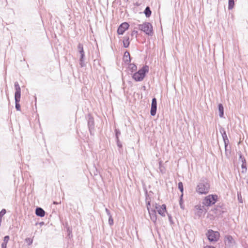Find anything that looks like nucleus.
<instances>
[{
  "mask_svg": "<svg viewBox=\"0 0 248 248\" xmlns=\"http://www.w3.org/2000/svg\"><path fill=\"white\" fill-rule=\"evenodd\" d=\"M132 79L133 80H134L135 82L141 81L143 79V78H132Z\"/></svg>",
  "mask_w": 248,
  "mask_h": 248,
  "instance_id": "obj_41",
  "label": "nucleus"
},
{
  "mask_svg": "<svg viewBox=\"0 0 248 248\" xmlns=\"http://www.w3.org/2000/svg\"><path fill=\"white\" fill-rule=\"evenodd\" d=\"M169 221L171 223H172V217L170 215H168Z\"/></svg>",
  "mask_w": 248,
  "mask_h": 248,
  "instance_id": "obj_43",
  "label": "nucleus"
},
{
  "mask_svg": "<svg viewBox=\"0 0 248 248\" xmlns=\"http://www.w3.org/2000/svg\"><path fill=\"white\" fill-rule=\"evenodd\" d=\"M144 13L147 17H149L151 16L152 12L149 7L147 6L145 8Z\"/></svg>",
  "mask_w": 248,
  "mask_h": 248,
  "instance_id": "obj_24",
  "label": "nucleus"
},
{
  "mask_svg": "<svg viewBox=\"0 0 248 248\" xmlns=\"http://www.w3.org/2000/svg\"><path fill=\"white\" fill-rule=\"evenodd\" d=\"M204 248H216L215 247L212 246H206Z\"/></svg>",
  "mask_w": 248,
  "mask_h": 248,
  "instance_id": "obj_44",
  "label": "nucleus"
},
{
  "mask_svg": "<svg viewBox=\"0 0 248 248\" xmlns=\"http://www.w3.org/2000/svg\"><path fill=\"white\" fill-rule=\"evenodd\" d=\"M9 239L10 237L9 235H6L4 237L3 242L2 243L1 245V248H7V245Z\"/></svg>",
  "mask_w": 248,
  "mask_h": 248,
  "instance_id": "obj_19",
  "label": "nucleus"
},
{
  "mask_svg": "<svg viewBox=\"0 0 248 248\" xmlns=\"http://www.w3.org/2000/svg\"><path fill=\"white\" fill-rule=\"evenodd\" d=\"M144 191L145 192V201L146 202H147V201H150V202H151V199H152V194H153V192L150 191L149 192H148V191H147V189H146V188H144Z\"/></svg>",
  "mask_w": 248,
  "mask_h": 248,
  "instance_id": "obj_18",
  "label": "nucleus"
},
{
  "mask_svg": "<svg viewBox=\"0 0 248 248\" xmlns=\"http://www.w3.org/2000/svg\"><path fill=\"white\" fill-rule=\"evenodd\" d=\"M210 184L206 179H202L197 185L196 191L199 194H206L210 190Z\"/></svg>",
  "mask_w": 248,
  "mask_h": 248,
  "instance_id": "obj_1",
  "label": "nucleus"
},
{
  "mask_svg": "<svg viewBox=\"0 0 248 248\" xmlns=\"http://www.w3.org/2000/svg\"><path fill=\"white\" fill-rule=\"evenodd\" d=\"M108 223L110 225L113 224V219L112 216H110V217H108Z\"/></svg>",
  "mask_w": 248,
  "mask_h": 248,
  "instance_id": "obj_36",
  "label": "nucleus"
},
{
  "mask_svg": "<svg viewBox=\"0 0 248 248\" xmlns=\"http://www.w3.org/2000/svg\"><path fill=\"white\" fill-rule=\"evenodd\" d=\"M138 29L143 31L146 34L149 36H152L153 34V26L152 24L149 22H144L142 24H139Z\"/></svg>",
  "mask_w": 248,
  "mask_h": 248,
  "instance_id": "obj_3",
  "label": "nucleus"
},
{
  "mask_svg": "<svg viewBox=\"0 0 248 248\" xmlns=\"http://www.w3.org/2000/svg\"><path fill=\"white\" fill-rule=\"evenodd\" d=\"M151 202H150V201H147V202H146V206H147V210L148 211H149V210H152V209H150V206H151Z\"/></svg>",
  "mask_w": 248,
  "mask_h": 248,
  "instance_id": "obj_37",
  "label": "nucleus"
},
{
  "mask_svg": "<svg viewBox=\"0 0 248 248\" xmlns=\"http://www.w3.org/2000/svg\"><path fill=\"white\" fill-rule=\"evenodd\" d=\"M15 93V97H21V89L18 82H15L14 84Z\"/></svg>",
  "mask_w": 248,
  "mask_h": 248,
  "instance_id": "obj_14",
  "label": "nucleus"
},
{
  "mask_svg": "<svg viewBox=\"0 0 248 248\" xmlns=\"http://www.w3.org/2000/svg\"><path fill=\"white\" fill-rule=\"evenodd\" d=\"M129 37H124L123 40V45L124 47H128L129 45Z\"/></svg>",
  "mask_w": 248,
  "mask_h": 248,
  "instance_id": "obj_23",
  "label": "nucleus"
},
{
  "mask_svg": "<svg viewBox=\"0 0 248 248\" xmlns=\"http://www.w3.org/2000/svg\"><path fill=\"white\" fill-rule=\"evenodd\" d=\"M15 107L17 110H20V105L19 102L20 101V97H15Z\"/></svg>",
  "mask_w": 248,
  "mask_h": 248,
  "instance_id": "obj_21",
  "label": "nucleus"
},
{
  "mask_svg": "<svg viewBox=\"0 0 248 248\" xmlns=\"http://www.w3.org/2000/svg\"><path fill=\"white\" fill-rule=\"evenodd\" d=\"M116 143H117V146H118L120 149H122L123 145H122V143L121 142V141H120V140H119V139H117V140H116Z\"/></svg>",
  "mask_w": 248,
  "mask_h": 248,
  "instance_id": "obj_33",
  "label": "nucleus"
},
{
  "mask_svg": "<svg viewBox=\"0 0 248 248\" xmlns=\"http://www.w3.org/2000/svg\"><path fill=\"white\" fill-rule=\"evenodd\" d=\"M122 81H123V84H124L125 82V81L124 80V78H122Z\"/></svg>",
  "mask_w": 248,
  "mask_h": 248,
  "instance_id": "obj_45",
  "label": "nucleus"
},
{
  "mask_svg": "<svg viewBox=\"0 0 248 248\" xmlns=\"http://www.w3.org/2000/svg\"><path fill=\"white\" fill-rule=\"evenodd\" d=\"M137 34H138V31H135V30L132 31V32L131 33L132 36H136Z\"/></svg>",
  "mask_w": 248,
  "mask_h": 248,
  "instance_id": "obj_39",
  "label": "nucleus"
},
{
  "mask_svg": "<svg viewBox=\"0 0 248 248\" xmlns=\"http://www.w3.org/2000/svg\"><path fill=\"white\" fill-rule=\"evenodd\" d=\"M195 210L197 211L196 214L198 217H201L202 214L205 213L207 212V209L205 208L204 205L202 206L201 204H197L194 207Z\"/></svg>",
  "mask_w": 248,
  "mask_h": 248,
  "instance_id": "obj_10",
  "label": "nucleus"
},
{
  "mask_svg": "<svg viewBox=\"0 0 248 248\" xmlns=\"http://www.w3.org/2000/svg\"><path fill=\"white\" fill-rule=\"evenodd\" d=\"M67 232H68V235L70 236V233H72L71 229H70V228L69 227H68V228H67Z\"/></svg>",
  "mask_w": 248,
  "mask_h": 248,
  "instance_id": "obj_42",
  "label": "nucleus"
},
{
  "mask_svg": "<svg viewBox=\"0 0 248 248\" xmlns=\"http://www.w3.org/2000/svg\"><path fill=\"white\" fill-rule=\"evenodd\" d=\"M127 82H128L129 84L131 83V81H128V80H127L126 81Z\"/></svg>",
  "mask_w": 248,
  "mask_h": 248,
  "instance_id": "obj_47",
  "label": "nucleus"
},
{
  "mask_svg": "<svg viewBox=\"0 0 248 248\" xmlns=\"http://www.w3.org/2000/svg\"><path fill=\"white\" fill-rule=\"evenodd\" d=\"M149 71V67L147 65L143 66L141 69L135 73L132 78H144L146 73Z\"/></svg>",
  "mask_w": 248,
  "mask_h": 248,
  "instance_id": "obj_5",
  "label": "nucleus"
},
{
  "mask_svg": "<svg viewBox=\"0 0 248 248\" xmlns=\"http://www.w3.org/2000/svg\"><path fill=\"white\" fill-rule=\"evenodd\" d=\"M218 196L216 194H210L206 196L202 200V203L206 206L214 205L217 201Z\"/></svg>",
  "mask_w": 248,
  "mask_h": 248,
  "instance_id": "obj_2",
  "label": "nucleus"
},
{
  "mask_svg": "<svg viewBox=\"0 0 248 248\" xmlns=\"http://www.w3.org/2000/svg\"><path fill=\"white\" fill-rule=\"evenodd\" d=\"M219 131L222 135L223 140L224 143L225 151L226 152L227 147L229 143V140L227 137V135L226 133L225 130L223 127H221L219 128Z\"/></svg>",
  "mask_w": 248,
  "mask_h": 248,
  "instance_id": "obj_7",
  "label": "nucleus"
},
{
  "mask_svg": "<svg viewBox=\"0 0 248 248\" xmlns=\"http://www.w3.org/2000/svg\"><path fill=\"white\" fill-rule=\"evenodd\" d=\"M105 211L108 217H110V216H112L110 214V211L108 208H106Z\"/></svg>",
  "mask_w": 248,
  "mask_h": 248,
  "instance_id": "obj_38",
  "label": "nucleus"
},
{
  "mask_svg": "<svg viewBox=\"0 0 248 248\" xmlns=\"http://www.w3.org/2000/svg\"><path fill=\"white\" fill-rule=\"evenodd\" d=\"M25 241L28 246L31 245L33 242V239L30 238H26Z\"/></svg>",
  "mask_w": 248,
  "mask_h": 248,
  "instance_id": "obj_30",
  "label": "nucleus"
},
{
  "mask_svg": "<svg viewBox=\"0 0 248 248\" xmlns=\"http://www.w3.org/2000/svg\"><path fill=\"white\" fill-rule=\"evenodd\" d=\"M183 194H181V195L180 197L179 204H180L181 208L182 209H184L185 207H184V205H183Z\"/></svg>",
  "mask_w": 248,
  "mask_h": 248,
  "instance_id": "obj_28",
  "label": "nucleus"
},
{
  "mask_svg": "<svg viewBox=\"0 0 248 248\" xmlns=\"http://www.w3.org/2000/svg\"><path fill=\"white\" fill-rule=\"evenodd\" d=\"M129 67V68H130L131 69L132 72H133V71L136 70V69H137V66L133 63L130 64Z\"/></svg>",
  "mask_w": 248,
  "mask_h": 248,
  "instance_id": "obj_32",
  "label": "nucleus"
},
{
  "mask_svg": "<svg viewBox=\"0 0 248 248\" xmlns=\"http://www.w3.org/2000/svg\"><path fill=\"white\" fill-rule=\"evenodd\" d=\"M88 127L91 135H93V131L94 130V119L91 114H88Z\"/></svg>",
  "mask_w": 248,
  "mask_h": 248,
  "instance_id": "obj_6",
  "label": "nucleus"
},
{
  "mask_svg": "<svg viewBox=\"0 0 248 248\" xmlns=\"http://www.w3.org/2000/svg\"><path fill=\"white\" fill-rule=\"evenodd\" d=\"M157 109V100L155 98H153L152 100L151 108L150 110L151 115L154 116L156 114Z\"/></svg>",
  "mask_w": 248,
  "mask_h": 248,
  "instance_id": "obj_11",
  "label": "nucleus"
},
{
  "mask_svg": "<svg viewBox=\"0 0 248 248\" xmlns=\"http://www.w3.org/2000/svg\"><path fill=\"white\" fill-rule=\"evenodd\" d=\"M84 58H85V54H81V55H80V58H79L80 63H79L81 67H83L84 66H85Z\"/></svg>",
  "mask_w": 248,
  "mask_h": 248,
  "instance_id": "obj_25",
  "label": "nucleus"
},
{
  "mask_svg": "<svg viewBox=\"0 0 248 248\" xmlns=\"http://www.w3.org/2000/svg\"><path fill=\"white\" fill-rule=\"evenodd\" d=\"M123 61L125 63L127 64H129L131 62L130 54L127 51H126L124 53Z\"/></svg>",
  "mask_w": 248,
  "mask_h": 248,
  "instance_id": "obj_17",
  "label": "nucleus"
},
{
  "mask_svg": "<svg viewBox=\"0 0 248 248\" xmlns=\"http://www.w3.org/2000/svg\"><path fill=\"white\" fill-rule=\"evenodd\" d=\"M129 25L127 22L122 23L117 30V33L119 34H123L124 31L128 29Z\"/></svg>",
  "mask_w": 248,
  "mask_h": 248,
  "instance_id": "obj_12",
  "label": "nucleus"
},
{
  "mask_svg": "<svg viewBox=\"0 0 248 248\" xmlns=\"http://www.w3.org/2000/svg\"><path fill=\"white\" fill-rule=\"evenodd\" d=\"M6 210L5 209H2L0 212V219H2V217L6 214Z\"/></svg>",
  "mask_w": 248,
  "mask_h": 248,
  "instance_id": "obj_34",
  "label": "nucleus"
},
{
  "mask_svg": "<svg viewBox=\"0 0 248 248\" xmlns=\"http://www.w3.org/2000/svg\"><path fill=\"white\" fill-rule=\"evenodd\" d=\"M218 108L219 111V116L220 118L224 117V107L222 104L218 105Z\"/></svg>",
  "mask_w": 248,
  "mask_h": 248,
  "instance_id": "obj_22",
  "label": "nucleus"
},
{
  "mask_svg": "<svg viewBox=\"0 0 248 248\" xmlns=\"http://www.w3.org/2000/svg\"><path fill=\"white\" fill-rule=\"evenodd\" d=\"M115 137H116V140L119 139V136L121 135V131L119 129H115Z\"/></svg>",
  "mask_w": 248,
  "mask_h": 248,
  "instance_id": "obj_31",
  "label": "nucleus"
},
{
  "mask_svg": "<svg viewBox=\"0 0 248 248\" xmlns=\"http://www.w3.org/2000/svg\"><path fill=\"white\" fill-rule=\"evenodd\" d=\"M234 5V0H229L228 1V9L229 10L232 9Z\"/></svg>",
  "mask_w": 248,
  "mask_h": 248,
  "instance_id": "obj_27",
  "label": "nucleus"
},
{
  "mask_svg": "<svg viewBox=\"0 0 248 248\" xmlns=\"http://www.w3.org/2000/svg\"><path fill=\"white\" fill-rule=\"evenodd\" d=\"M224 241L226 245L229 246H233L235 241L231 235H226L224 237Z\"/></svg>",
  "mask_w": 248,
  "mask_h": 248,
  "instance_id": "obj_13",
  "label": "nucleus"
},
{
  "mask_svg": "<svg viewBox=\"0 0 248 248\" xmlns=\"http://www.w3.org/2000/svg\"><path fill=\"white\" fill-rule=\"evenodd\" d=\"M35 214L38 217H43L45 215V211L41 207H37L35 209Z\"/></svg>",
  "mask_w": 248,
  "mask_h": 248,
  "instance_id": "obj_16",
  "label": "nucleus"
},
{
  "mask_svg": "<svg viewBox=\"0 0 248 248\" xmlns=\"http://www.w3.org/2000/svg\"><path fill=\"white\" fill-rule=\"evenodd\" d=\"M150 216L151 219L154 222H155L157 220V216L155 209H153L148 211Z\"/></svg>",
  "mask_w": 248,
  "mask_h": 248,
  "instance_id": "obj_15",
  "label": "nucleus"
},
{
  "mask_svg": "<svg viewBox=\"0 0 248 248\" xmlns=\"http://www.w3.org/2000/svg\"><path fill=\"white\" fill-rule=\"evenodd\" d=\"M206 235L209 241L217 242L219 239V233L212 230H209L206 233Z\"/></svg>",
  "mask_w": 248,
  "mask_h": 248,
  "instance_id": "obj_4",
  "label": "nucleus"
},
{
  "mask_svg": "<svg viewBox=\"0 0 248 248\" xmlns=\"http://www.w3.org/2000/svg\"><path fill=\"white\" fill-rule=\"evenodd\" d=\"M78 49L80 55H81V54H84L82 44H81V43H79L78 46Z\"/></svg>",
  "mask_w": 248,
  "mask_h": 248,
  "instance_id": "obj_26",
  "label": "nucleus"
},
{
  "mask_svg": "<svg viewBox=\"0 0 248 248\" xmlns=\"http://www.w3.org/2000/svg\"><path fill=\"white\" fill-rule=\"evenodd\" d=\"M239 160H241V161L243 160V158H245L242 155V154L240 153H239Z\"/></svg>",
  "mask_w": 248,
  "mask_h": 248,
  "instance_id": "obj_40",
  "label": "nucleus"
},
{
  "mask_svg": "<svg viewBox=\"0 0 248 248\" xmlns=\"http://www.w3.org/2000/svg\"><path fill=\"white\" fill-rule=\"evenodd\" d=\"M237 198H238V200L240 203L243 202L242 197L241 196V194L240 193H238V192L237 193Z\"/></svg>",
  "mask_w": 248,
  "mask_h": 248,
  "instance_id": "obj_35",
  "label": "nucleus"
},
{
  "mask_svg": "<svg viewBox=\"0 0 248 248\" xmlns=\"http://www.w3.org/2000/svg\"><path fill=\"white\" fill-rule=\"evenodd\" d=\"M242 165H241V168H242V173H245L247 171V162L245 158H243V160L241 161Z\"/></svg>",
  "mask_w": 248,
  "mask_h": 248,
  "instance_id": "obj_20",
  "label": "nucleus"
},
{
  "mask_svg": "<svg viewBox=\"0 0 248 248\" xmlns=\"http://www.w3.org/2000/svg\"><path fill=\"white\" fill-rule=\"evenodd\" d=\"M44 222H41L40 223V225H42V224H44Z\"/></svg>",
  "mask_w": 248,
  "mask_h": 248,
  "instance_id": "obj_48",
  "label": "nucleus"
},
{
  "mask_svg": "<svg viewBox=\"0 0 248 248\" xmlns=\"http://www.w3.org/2000/svg\"><path fill=\"white\" fill-rule=\"evenodd\" d=\"M59 203L56 202H53V204H58Z\"/></svg>",
  "mask_w": 248,
  "mask_h": 248,
  "instance_id": "obj_46",
  "label": "nucleus"
},
{
  "mask_svg": "<svg viewBox=\"0 0 248 248\" xmlns=\"http://www.w3.org/2000/svg\"><path fill=\"white\" fill-rule=\"evenodd\" d=\"M213 211L217 216H222L223 213L226 212V208L223 205H217L213 209Z\"/></svg>",
  "mask_w": 248,
  "mask_h": 248,
  "instance_id": "obj_9",
  "label": "nucleus"
},
{
  "mask_svg": "<svg viewBox=\"0 0 248 248\" xmlns=\"http://www.w3.org/2000/svg\"><path fill=\"white\" fill-rule=\"evenodd\" d=\"M155 208L157 210L158 213L162 217L165 216V212H167L166 206L163 204L161 206L155 203Z\"/></svg>",
  "mask_w": 248,
  "mask_h": 248,
  "instance_id": "obj_8",
  "label": "nucleus"
},
{
  "mask_svg": "<svg viewBox=\"0 0 248 248\" xmlns=\"http://www.w3.org/2000/svg\"><path fill=\"white\" fill-rule=\"evenodd\" d=\"M178 187L180 191L181 192L182 194H183L184 192V187H183V184L182 182H180L178 184Z\"/></svg>",
  "mask_w": 248,
  "mask_h": 248,
  "instance_id": "obj_29",
  "label": "nucleus"
}]
</instances>
